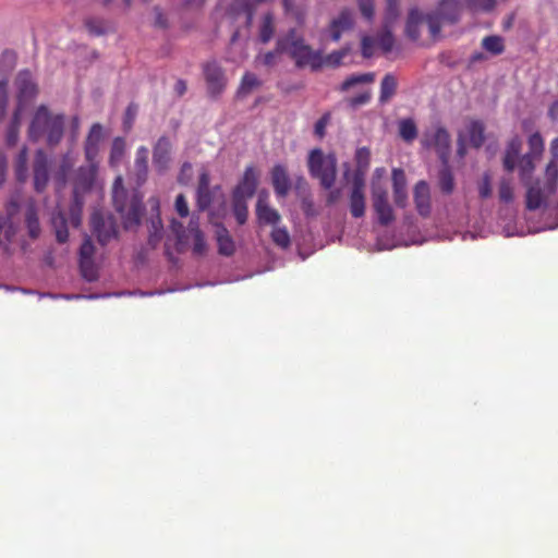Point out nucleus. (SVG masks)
Here are the masks:
<instances>
[{
	"mask_svg": "<svg viewBox=\"0 0 558 558\" xmlns=\"http://www.w3.org/2000/svg\"><path fill=\"white\" fill-rule=\"evenodd\" d=\"M63 131L64 116L52 114L46 105H40L31 120L28 137L33 142H38L45 136L47 146L56 147L63 138Z\"/></svg>",
	"mask_w": 558,
	"mask_h": 558,
	"instance_id": "obj_1",
	"label": "nucleus"
},
{
	"mask_svg": "<svg viewBox=\"0 0 558 558\" xmlns=\"http://www.w3.org/2000/svg\"><path fill=\"white\" fill-rule=\"evenodd\" d=\"M278 51L289 53L299 69L308 66L316 71L324 66V57L320 51L311 49L293 28L278 39Z\"/></svg>",
	"mask_w": 558,
	"mask_h": 558,
	"instance_id": "obj_2",
	"label": "nucleus"
},
{
	"mask_svg": "<svg viewBox=\"0 0 558 558\" xmlns=\"http://www.w3.org/2000/svg\"><path fill=\"white\" fill-rule=\"evenodd\" d=\"M112 203L126 230L138 227L143 216V201L138 194L128 195L121 175L116 177L112 187Z\"/></svg>",
	"mask_w": 558,
	"mask_h": 558,
	"instance_id": "obj_3",
	"label": "nucleus"
},
{
	"mask_svg": "<svg viewBox=\"0 0 558 558\" xmlns=\"http://www.w3.org/2000/svg\"><path fill=\"white\" fill-rule=\"evenodd\" d=\"M307 167L310 175L319 180L322 187L329 190L336 183L337 158L335 155H325L319 148H314L308 154Z\"/></svg>",
	"mask_w": 558,
	"mask_h": 558,
	"instance_id": "obj_4",
	"label": "nucleus"
},
{
	"mask_svg": "<svg viewBox=\"0 0 558 558\" xmlns=\"http://www.w3.org/2000/svg\"><path fill=\"white\" fill-rule=\"evenodd\" d=\"M461 0H441L435 12L426 15L429 35L435 39L439 36L441 24H454L461 14Z\"/></svg>",
	"mask_w": 558,
	"mask_h": 558,
	"instance_id": "obj_5",
	"label": "nucleus"
},
{
	"mask_svg": "<svg viewBox=\"0 0 558 558\" xmlns=\"http://www.w3.org/2000/svg\"><path fill=\"white\" fill-rule=\"evenodd\" d=\"M92 231L97 236L98 243L107 245L117 236V225L113 216H105L102 211H94L90 216Z\"/></svg>",
	"mask_w": 558,
	"mask_h": 558,
	"instance_id": "obj_6",
	"label": "nucleus"
},
{
	"mask_svg": "<svg viewBox=\"0 0 558 558\" xmlns=\"http://www.w3.org/2000/svg\"><path fill=\"white\" fill-rule=\"evenodd\" d=\"M450 133L442 126H436L433 133H425L422 137V146L434 148L438 153L441 162L448 161L450 155Z\"/></svg>",
	"mask_w": 558,
	"mask_h": 558,
	"instance_id": "obj_7",
	"label": "nucleus"
},
{
	"mask_svg": "<svg viewBox=\"0 0 558 558\" xmlns=\"http://www.w3.org/2000/svg\"><path fill=\"white\" fill-rule=\"evenodd\" d=\"M98 162H87L75 170L73 179V197H85L89 193L96 180Z\"/></svg>",
	"mask_w": 558,
	"mask_h": 558,
	"instance_id": "obj_8",
	"label": "nucleus"
},
{
	"mask_svg": "<svg viewBox=\"0 0 558 558\" xmlns=\"http://www.w3.org/2000/svg\"><path fill=\"white\" fill-rule=\"evenodd\" d=\"M204 76L207 93H209L210 97L220 96L226 87V76L221 65L216 61L205 63Z\"/></svg>",
	"mask_w": 558,
	"mask_h": 558,
	"instance_id": "obj_9",
	"label": "nucleus"
},
{
	"mask_svg": "<svg viewBox=\"0 0 558 558\" xmlns=\"http://www.w3.org/2000/svg\"><path fill=\"white\" fill-rule=\"evenodd\" d=\"M220 190L218 185L210 189V177L206 171L201 172L198 186H196V208L199 211H205L209 208Z\"/></svg>",
	"mask_w": 558,
	"mask_h": 558,
	"instance_id": "obj_10",
	"label": "nucleus"
},
{
	"mask_svg": "<svg viewBox=\"0 0 558 558\" xmlns=\"http://www.w3.org/2000/svg\"><path fill=\"white\" fill-rule=\"evenodd\" d=\"M257 183L258 175L256 169L253 166L246 167L239 184L233 189L232 198L251 199L256 193Z\"/></svg>",
	"mask_w": 558,
	"mask_h": 558,
	"instance_id": "obj_11",
	"label": "nucleus"
},
{
	"mask_svg": "<svg viewBox=\"0 0 558 558\" xmlns=\"http://www.w3.org/2000/svg\"><path fill=\"white\" fill-rule=\"evenodd\" d=\"M365 179H361L360 174L353 177L352 192L349 196L350 214L354 218H360L365 215Z\"/></svg>",
	"mask_w": 558,
	"mask_h": 558,
	"instance_id": "obj_12",
	"label": "nucleus"
},
{
	"mask_svg": "<svg viewBox=\"0 0 558 558\" xmlns=\"http://www.w3.org/2000/svg\"><path fill=\"white\" fill-rule=\"evenodd\" d=\"M34 190L41 193L46 190L50 172L48 171V158L44 150L35 151L34 157Z\"/></svg>",
	"mask_w": 558,
	"mask_h": 558,
	"instance_id": "obj_13",
	"label": "nucleus"
},
{
	"mask_svg": "<svg viewBox=\"0 0 558 558\" xmlns=\"http://www.w3.org/2000/svg\"><path fill=\"white\" fill-rule=\"evenodd\" d=\"M104 137L102 125L100 123L92 124L89 133L85 138L84 153L86 162H97L99 144Z\"/></svg>",
	"mask_w": 558,
	"mask_h": 558,
	"instance_id": "obj_14",
	"label": "nucleus"
},
{
	"mask_svg": "<svg viewBox=\"0 0 558 558\" xmlns=\"http://www.w3.org/2000/svg\"><path fill=\"white\" fill-rule=\"evenodd\" d=\"M256 217L259 223L275 226L280 221L279 211L268 205V193L258 194L256 203Z\"/></svg>",
	"mask_w": 558,
	"mask_h": 558,
	"instance_id": "obj_15",
	"label": "nucleus"
},
{
	"mask_svg": "<svg viewBox=\"0 0 558 558\" xmlns=\"http://www.w3.org/2000/svg\"><path fill=\"white\" fill-rule=\"evenodd\" d=\"M171 142L167 136H161L158 142L155 143L153 150V162L154 167L163 172L167 170L168 163L170 162Z\"/></svg>",
	"mask_w": 558,
	"mask_h": 558,
	"instance_id": "obj_16",
	"label": "nucleus"
},
{
	"mask_svg": "<svg viewBox=\"0 0 558 558\" xmlns=\"http://www.w3.org/2000/svg\"><path fill=\"white\" fill-rule=\"evenodd\" d=\"M15 84L17 88V97L21 101H28L38 93V87L36 86L34 78H32V74L28 70H23L17 73Z\"/></svg>",
	"mask_w": 558,
	"mask_h": 558,
	"instance_id": "obj_17",
	"label": "nucleus"
},
{
	"mask_svg": "<svg viewBox=\"0 0 558 558\" xmlns=\"http://www.w3.org/2000/svg\"><path fill=\"white\" fill-rule=\"evenodd\" d=\"M414 203L418 215L428 217L430 214V194L426 181H417L414 187Z\"/></svg>",
	"mask_w": 558,
	"mask_h": 558,
	"instance_id": "obj_18",
	"label": "nucleus"
},
{
	"mask_svg": "<svg viewBox=\"0 0 558 558\" xmlns=\"http://www.w3.org/2000/svg\"><path fill=\"white\" fill-rule=\"evenodd\" d=\"M270 179H272L275 194L279 197H286L291 190V181L286 167L282 165L274 166L272 171H270Z\"/></svg>",
	"mask_w": 558,
	"mask_h": 558,
	"instance_id": "obj_19",
	"label": "nucleus"
},
{
	"mask_svg": "<svg viewBox=\"0 0 558 558\" xmlns=\"http://www.w3.org/2000/svg\"><path fill=\"white\" fill-rule=\"evenodd\" d=\"M407 179L404 170L395 168L392 170L393 202L396 206L404 208L407 204Z\"/></svg>",
	"mask_w": 558,
	"mask_h": 558,
	"instance_id": "obj_20",
	"label": "nucleus"
},
{
	"mask_svg": "<svg viewBox=\"0 0 558 558\" xmlns=\"http://www.w3.org/2000/svg\"><path fill=\"white\" fill-rule=\"evenodd\" d=\"M353 27V16L348 9L341 11L340 15L330 23L331 40L338 43L341 39L342 33Z\"/></svg>",
	"mask_w": 558,
	"mask_h": 558,
	"instance_id": "obj_21",
	"label": "nucleus"
},
{
	"mask_svg": "<svg viewBox=\"0 0 558 558\" xmlns=\"http://www.w3.org/2000/svg\"><path fill=\"white\" fill-rule=\"evenodd\" d=\"M189 235L193 238V254L195 256H203L206 254L207 245L204 233L199 230L197 218L195 216L190 219L187 227Z\"/></svg>",
	"mask_w": 558,
	"mask_h": 558,
	"instance_id": "obj_22",
	"label": "nucleus"
},
{
	"mask_svg": "<svg viewBox=\"0 0 558 558\" xmlns=\"http://www.w3.org/2000/svg\"><path fill=\"white\" fill-rule=\"evenodd\" d=\"M24 222H26L28 236L33 240L38 239L40 235V223L38 209L34 201L27 203L26 213H24Z\"/></svg>",
	"mask_w": 558,
	"mask_h": 558,
	"instance_id": "obj_23",
	"label": "nucleus"
},
{
	"mask_svg": "<svg viewBox=\"0 0 558 558\" xmlns=\"http://www.w3.org/2000/svg\"><path fill=\"white\" fill-rule=\"evenodd\" d=\"M51 227L54 228L56 239L59 244H64L69 240L68 218L62 210H54L51 215Z\"/></svg>",
	"mask_w": 558,
	"mask_h": 558,
	"instance_id": "obj_24",
	"label": "nucleus"
},
{
	"mask_svg": "<svg viewBox=\"0 0 558 558\" xmlns=\"http://www.w3.org/2000/svg\"><path fill=\"white\" fill-rule=\"evenodd\" d=\"M521 151V140L519 136L510 138L507 145L506 155H504L502 165L504 169L508 172H512L515 167V161L519 158Z\"/></svg>",
	"mask_w": 558,
	"mask_h": 558,
	"instance_id": "obj_25",
	"label": "nucleus"
},
{
	"mask_svg": "<svg viewBox=\"0 0 558 558\" xmlns=\"http://www.w3.org/2000/svg\"><path fill=\"white\" fill-rule=\"evenodd\" d=\"M438 186L444 195H451L456 189V180L448 161H441V168L438 173Z\"/></svg>",
	"mask_w": 558,
	"mask_h": 558,
	"instance_id": "obj_26",
	"label": "nucleus"
},
{
	"mask_svg": "<svg viewBox=\"0 0 558 558\" xmlns=\"http://www.w3.org/2000/svg\"><path fill=\"white\" fill-rule=\"evenodd\" d=\"M216 238H217V245H218V253H220L223 256H231L234 254V241L230 236L229 231L225 226H217L216 230Z\"/></svg>",
	"mask_w": 558,
	"mask_h": 558,
	"instance_id": "obj_27",
	"label": "nucleus"
},
{
	"mask_svg": "<svg viewBox=\"0 0 558 558\" xmlns=\"http://www.w3.org/2000/svg\"><path fill=\"white\" fill-rule=\"evenodd\" d=\"M425 23V15L418 12L417 9H412L408 13L405 22V34L407 37L412 40H417L420 37L418 26Z\"/></svg>",
	"mask_w": 558,
	"mask_h": 558,
	"instance_id": "obj_28",
	"label": "nucleus"
},
{
	"mask_svg": "<svg viewBox=\"0 0 558 558\" xmlns=\"http://www.w3.org/2000/svg\"><path fill=\"white\" fill-rule=\"evenodd\" d=\"M398 85L399 83H397L393 73L384 75L380 83V96H378V101H380L381 105L389 102L390 99L395 97Z\"/></svg>",
	"mask_w": 558,
	"mask_h": 558,
	"instance_id": "obj_29",
	"label": "nucleus"
},
{
	"mask_svg": "<svg viewBox=\"0 0 558 558\" xmlns=\"http://www.w3.org/2000/svg\"><path fill=\"white\" fill-rule=\"evenodd\" d=\"M135 171L137 182L143 183L148 174V149L145 146L138 147L135 157Z\"/></svg>",
	"mask_w": 558,
	"mask_h": 558,
	"instance_id": "obj_30",
	"label": "nucleus"
},
{
	"mask_svg": "<svg viewBox=\"0 0 558 558\" xmlns=\"http://www.w3.org/2000/svg\"><path fill=\"white\" fill-rule=\"evenodd\" d=\"M537 157H532L531 154H525L519 160V175L524 185L531 182L532 174L535 171L534 160Z\"/></svg>",
	"mask_w": 558,
	"mask_h": 558,
	"instance_id": "obj_31",
	"label": "nucleus"
},
{
	"mask_svg": "<svg viewBox=\"0 0 558 558\" xmlns=\"http://www.w3.org/2000/svg\"><path fill=\"white\" fill-rule=\"evenodd\" d=\"M375 78L376 75L374 73L352 74L345 77L344 81L341 83L340 90L344 93L359 84H372Z\"/></svg>",
	"mask_w": 558,
	"mask_h": 558,
	"instance_id": "obj_32",
	"label": "nucleus"
},
{
	"mask_svg": "<svg viewBox=\"0 0 558 558\" xmlns=\"http://www.w3.org/2000/svg\"><path fill=\"white\" fill-rule=\"evenodd\" d=\"M526 186V208L530 210L538 209L543 204V193L542 189L538 187V184H524Z\"/></svg>",
	"mask_w": 558,
	"mask_h": 558,
	"instance_id": "obj_33",
	"label": "nucleus"
},
{
	"mask_svg": "<svg viewBox=\"0 0 558 558\" xmlns=\"http://www.w3.org/2000/svg\"><path fill=\"white\" fill-rule=\"evenodd\" d=\"M371 162V151L366 147H360L357 151H355V168L353 177H361V180H365V172L369 168Z\"/></svg>",
	"mask_w": 558,
	"mask_h": 558,
	"instance_id": "obj_34",
	"label": "nucleus"
},
{
	"mask_svg": "<svg viewBox=\"0 0 558 558\" xmlns=\"http://www.w3.org/2000/svg\"><path fill=\"white\" fill-rule=\"evenodd\" d=\"M274 15L271 13H266L263 16L260 28H258V39H260V43L267 44L274 37Z\"/></svg>",
	"mask_w": 558,
	"mask_h": 558,
	"instance_id": "obj_35",
	"label": "nucleus"
},
{
	"mask_svg": "<svg viewBox=\"0 0 558 558\" xmlns=\"http://www.w3.org/2000/svg\"><path fill=\"white\" fill-rule=\"evenodd\" d=\"M125 154V141L122 137H116L112 142V147H110L109 154V166L110 167H119L122 158H124Z\"/></svg>",
	"mask_w": 558,
	"mask_h": 558,
	"instance_id": "obj_36",
	"label": "nucleus"
},
{
	"mask_svg": "<svg viewBox=\"0 0 558 558\" xmlns=\"http://www.w3.org/2000/svg\"><path fill=\"white\" fill-rule=\"evenodd\" d=\"M481 46L492 56H499L504 52V39L500 36H485L481 41Z\"/></svg>",
	"mask_w": 558,
	"mask_h": 558,
	"instance_id": "obj_37",
	"label": "nucleus"
},
{
	"mask_svg": "<svg viewBox=\"0 0 558 558\" xmlns=\"http://www.w3.org/2000/svg\"><path fill=\"white\" fill-rule=\"evenodd\" d=\"M399 135L405 143H412L417 137V128L412 119L399 121Z\"/></svg>",
	"mask_w": 558,
	"mask_h": 558,
	"instance_id": "obj_38",
	"label": "nucleus"
},
{
	"mask_svg": "<svg viewBox=\"0 0 558 558\" xmlns=\"http://www.w3.org/2000/svg\"><path fill=\"white\" fill-rule=\"evenodd\" d=\"M83 197H73L72 204L69 207V222L72 227H80L82 220V209L84 208Z\"/></svg>",
	"mask_w": 558,
	"mask_h": 558,
	"instance_id": "obj_39",
	"label": "nucleus"
},
{
	"mask_svg": "<svg viewBox=\"0 0 558 558\" xmlns=\"http://www.w3.org/2000/svg\"><path fill=\"white\" fill-rule=\"evenodd\" d=\"M262 82L257 78L255 73H244L241 78L239 95L245 96L252 93V90L258 88Z\"/></svg>",
	"mask_w": 558,
	"mask_h": 558,
	"instance_id": "obj_40",
	"label": "nucleus"
},
{
	"mask_svg": "<svg viewBox=\"0 0 558 558\" xmlns=\"http://www.w3.org/2000/svg\"><path fill=\"white\" fill-rule=\"evenodd\" d=\"M81 277L89 282H95L98 279V268L94 259H80Z\"/></svg>",
	"mask_w": 558,
	"mask_h": 558,
	"instance_id": "obj_41",
	"label": "nucleus"
},
{
	"mask_svg": "<svg viewBox=\"0 0 558 558\" xmlns=\"http://www.w3.org/2000/svg\"><path fill=\"white\" fill-rule=\"evenodd\" d=\"M73 167V161H71L69 155H64L61 160V165H59V170L56 174V183L59 190L63 189L65 183L68 182V173Z\"/></svg>",
	"mask_w": 558,
	"mask_h": 558,
	"instance_id": "obj_42",
	"label": "nucleus"
},
{
	"mask_svg": "<svg viewBox=\"0 0 558 558\" xmlns=\"http://www.w3.org/2000/svg\"><path fill=\"white\" fill-rule=\"evenodd\" d=\"M250 198H232V208L235 221L240 226L244 225L247 220V201Z\"/></svg>",
	"mask_w": 558,
	"mask_h": 558,
	"instance_id": "obj_43",
	"label": "nucleus"
},
{
	"mask_svg": "<svg viewBox=\"0 0 558 558\" xmlns=\"http://www.w3.org/2000/svg\"><path fill=\"white\" fill-rule=\"evenodd\" d=\"M350 48L343 47L341 50H335L328 56L324 57V65L337 68L342 63V60L349 54Z\"/></svg>",
	"mask_w": 558,
	"mask_h": 558,
	"instance_id": "obj_44",
	"label": "nucleus"
},
{
	"mask_svg": "<svg viewBox=\"0 0 558 558\" xmlns=\"http://www.w3.org/2000/svg\"><path fill=\"white\" fill-rule=\"evenodd\" d=\"M16 179L19 181H24L27 177V147L22 148L21 151H19L16 157Z\"/></svg>",
	"mask_w": 558,
	"mask_h": 558,
	"instance_id": "obj_45",
	"label": "nucleus"
},
{
	"mask_svg": "<svg viewBox=\"0 0 558 558\" xmlns=\"http://www.w3.org/2000/svg\"><path fill=\"white\" fill-rule=\"evenodd\" d=\"M469 136L470 143H472L475 148H480L482 143L485 141V136L483 135V124L478 121H474L470 124Z\"/></svg>",
	"mask_w": 558,
	"mask_h": 558,
	"instance_id": "obj_46",
	"label": "nucleus"
},
{
	"mask_svg": "<svg viewBox=\"0 0 558 558\" xmlns=\"http://www.w3.org/2000/svg\"><path fill=\"white\" fill-rule=\"evenodd\" d=\"M527 146H530V151L526 154H531L532 157H541L544 150L542 135L538 132L531 134V136L527 137Z\"/></svg>",
	"mask_w": 558,
	"mask_h": 558,
	"instance_id": "obj_47",
	"label": "nucleus"
},
{
	"mask_svg": "<svg viewBox=\"0 0 558 558\" xmlns=\"http://www.w3.org/2000/svg\"><path fill=\"white\" fill-rule=\"evenodd\" d=\"M270 239H272L275 245L281 248H287L291 244L290 234L286 228H274L272 232H270Z\"/></svg>",
	"mask_w": 558,
	"mask_h": 558,
	"instance_id": "obj_48",
	"label": "nucleus"
},
{
	"mask_svg": "<svg viewBox=\"0 0 558 558\" xmlns=\"http://www.w3.org/2000/svg\"><path fill=\"white\" fill-rule=\"evenodd\" d=\"M386 17H384V26L388 27L399 17V0H386Z\"/></svg>",
	"mask_w": 558,
	"mask_h": 558,
	"instance_id": "obj_49",
	"label": "nucleus"
},
{
	"mask_svg": "<svg viewBox=\"0 0 558 558\" xmlns=\"http://www.w3.org/2000/svg\"><path fill=\"white\" fill-rule=\"evenodd\" d=\"M498 197H500L504 204H509L513 201V187L509 179H501L500 185H498Z\"/></svg>",
	"mask_w": 558,
	"mask_h": 558,
	"instance_id": "obj_50",
	"label": "nucleus"
},
{
	"mask_svg": "<svg viewBox=\"0 0 558 558\" xmlns=\"http://www.w3.org/2000/svg\"><path fill=\"white\" fill-rule=\"evenodd\" d=\"M19 112L16 111L15 114H13L9 129H7V145L13 146L16 144L19 136Z\"/></svg>",
	"mask_w": 558,
	"mask_h": 558,
	"instance_id": "obj_51",
	"label": "nucleus"
},
{
	"mask_svg": "<svg viewBox=\"0 0 558 558\" xmlns=\"http://www.w3.org/2000/svg\"><path fill=\"white\" fill-rule=\"evenodd\" d=\"M267 0H239L242 10H244L246 14V25H251L253 21L254 12L256 11L257 5Z\"/></svg>",
	"mask_w": 558,
	"mask_h": 558,
	"instance_id": "obj_52",
	"label": "nucleus"
},
{
	"mask_svg": "<svg viewBox=\"0 0 558 558\" xmlns=\"http://www.w3.org/2000/svg\"><path fill=\"white\" fill-rule=\"evenodd\" d=\"M375 211L377 214L378 222L381 226L387 227L395 220L393 209L389 206L386 207H375Z\"/></svg>",
	"mask_w": 558,
	"mask_h": 558,
	"instance_id": "obj_53",
	"label": "nucleus"
},
{
	"mask_svg": "<svg viewBox=\"0 0 558 558\" xmlns=\"http://www.w3.org/2000/svg\"><path fill=\"white\" fill-rule=\"evenodd\" d=\"M558 175V160H550L546 168L547 185L549 192L555 190L556 180Z\"/></svg>",
	"mask_w": 558,
	"mask_h": 558,
	"instance_id": "obj_54",
	"label": "nucleus"
},
{
	"mask_svg": "<svg viewBox=\"0 0 558 558\" xmlns=\"http://www.w3.org/2000/svg\"><path fill=\"white\" fill-rule=\"evenodd\" d=\"M464 3L474 11H490L496 5V0H464Z\"/></svg>",
	"mask_w": 558,
	"mask_h": 558,
	"instance_id": "obj_55",
	"label": "nucleus"
},
{
	"mask_svg": "<svg viewBox=\"0 0 558 558\" xmlns=\"http://www.w3.org/2000/svg\"><path fill=\"white\" fill-rule=\"evenodd\" d=\"M478 195L481 199H487L492 196L490 174L485 173L484 175H482L481 182L478 184Z\"/></svg>",
	"mask_w": 558,
	"mask_h": 558,
	"instance_id": "obj_56",
	"label": "nucleus"
},
{
	"mask_svg": "<svg viewBox=\"0 0 558 558\" xmlns=\"http://www.w3.org/2000/svg\"><path fill=\"white\" fill-rule=\"evenodd\" d=\"M372 94L369 90H365L363 93H360L353 97H350L348 99V105L352 107L353 109L359 108L361 106H364L371 101Z\"/></svg>",
	"mask_w": 558,
	"mask_h": 558,
	"instance_id": "obj_57",
	"label": "nucleus"
},
{
	"mask_svg": "<svg viewBox=\"0 0 558 558\" xmlns=\"http://www.w3.org/2000/svg\"><path fill=\"white\" fill-rule=\"evenodd\" d=\"M8 82L7 80L0 81V120L4 118L8 104Z\"/></svg>",
	"mask_w": 558,
	"mask_h": 558,
	"instance_id": "obj_58",
	"label": "nucleus"
},
{
	"mask_svg": "<svg viewBox=\"0 0 558 558\" xmlns=\"http://www.w3.org/2000/svg\"><path fill=\"white\" fill-rule=\"evenodd\" d=\"M374 52V39L371 36H362L361 39V54L368 59Z\"/></svg>",
	"mask_w": 558,
	"mask_h": 558,
	"instance_id": "obj_59",
	"label": "nucleus"
},
{
	"mask_svg": "<svg viewBox=\"0 0 558 558\" xmlns=\"http://www.w3.org/2000/svg\"><path fill=\"white\" fill-rule=\"evenodd\" d=\"M85 26L90 34L96 36H101L105 33L102 22L96 19H87L85 21Z\"/></svg>",
	"mask_w": 558,
	"mask_h": 558,
	"instance_id": "obj_60",
	"label": "nucleus"
},
{
	"mask_svg": "<svg viewBox=\"0 0 558 558\" xmlns=\"http://www.w3.org/2000/svg\"><path fill=\"white\" fill-rule=\"evenodd\" d=\"M175 211L181 218L189 217V204L183 194H178L175 198Z\"/></svg>",
	"mask_w": 558,
	"mask_h": 558,
	"instance_id": "obj_61",
	"label": "nucleus"
},
{
	"mask_svg": "<svg viewBox=\"0 0 558 558\" xmlns=\"http://www.w3.org/2000/svg\"><path fill=\"white\" fill-rule=\"evenodd\" d=\"M95 251L92 240H84L80 247V259H93Z\"/></svg>",
	"mask_w": 558,
	"mask_h": 558,
	"instance_id": "obj_62",
	"label": "nucleus"
},
{
	"mask_svg": "<svg viewBox=\"0 0 558 558\" xmlns=\"http://www.w3.org/2000/svg\"><path fill=\"white\" fill-rule=\"evenodd\" d=\"M359 9L363 17L372 20L374 14L373 0H359Z\"/></svg>",
	"mask_w": 558,
	"mask_h": 558,
	"instance_id": "obj_63",
	"label": "nucleus"
},
{
	"mask_svg": "<svg viewBox=\"0 0 558 558\" xmlns=\"http://www.w3.org/2000/svg\"><path fill=\"white\" fill-rule=\"evenodd\" d=\"M328 121H330V113H325L324 116L320 117L318 121H316L314 125V133L319 138L325 136V130L326 125L328 124Z\"/></svg>",
	"mask_w": 558,
	"mask_h": 558,
	"instance_id": "obj_64",
	"label": "nucleus"
}]
</instances>
